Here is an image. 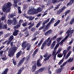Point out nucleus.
<instances>
[{"label": "nucleus", "instance_id": "f257e3e1", "mask_svg": "<svg viewBox=\"0 0 74 74\" xmlns=\"http://www.w3.org/2000/svg\"><path fill=\"white\" fill-rule=\"evenodd\" d=\"M11 6H12V4L10 2H8L7 5L6 3L4 4L2 8L3 12H9L11 9Z\"/></svg>", "mask_w": 74, "mask_h": 74}, {"label": "nucleus", "instance_id": "f03ea898", "mask_svg": "<svg viewBox=\"0 0 74 74\" xmlns=\"http://www.w3.org/2000/svg\"><path fill=\"white\" fill-rule=\"evenodd\" d=\"M51 39L50 37H49L42 44L41 48V49L42 50L44 49L46 45H47L48 47H49L51 44V42H52V40H49Z\"/></svg>", "mask_w": 74, "mask_h": 74}, {"label": "nucleus", "instance_id": "7ed1b4c3", "mask_svg": "<svg viewBox=\"0 0 74 74\" xmlns=\"http://www.w3.org/2000/svg\"><path fill=\"white\" fill-rule=\"evenodd\" d=\"M16 50H17V47H13L10 48L8 51V52H9V53L8 56L9 57H11V56H14Z\"/></svg>", "mask_w": 74, "mask_h": 74}, {"label": "nucleus", "instance_id": "20e7f679", "mask_svg": "<svg viewBox=\"0 0 74 74\" xmlns=\"http://www.w3.org/2000/svg\"><path fill=\"white\" fill-rule=\"evenodd\" d=\"M30 56L29 57L28 56H27L26 57V58L25 57H23L21 60L19 61L18 65H17V67H19L22 64L23 62L25 61V59L26 60V61H27L29 60L30 59Z\"/></svg>", "mask_w": 74, "mask_h": 74}, {"label": "nucleus", "instance_id": "39448f33", "mask_svg": "<svg viewBox=\"0 0 74 74\" xmlns=\"http://www.w3.org/2000/svg\"><path fill=\"white\" fill-rule=\"evenodd\" d=\"M41 8H38L37 9H34V8H33L31 9V11L32 12L33 14H37L38 12H40L42 11L41 10Z\"/></svg>", "mask_w": 74, "mask_h": 74}, {"label": "nucleus", "instance_id": "423d86ee", "mask_svg": "<svg viewBox=\"0 0 74 74\" xmlns=\"http://www.w3.org/2000/svg\"><path fill=\"white\" fill-rule=\"evenodd\" d=\"M49 20H50V18H48L47 20H46L45 21H44L42 23V26L39 28V30H42V29H44V28L45 27V25L46 23H47L49 21Z\"/></svg>", "mask_w": 74, "mask_h": 74}, {"label": "nucleus", "instance_id": "0eeeda50", "mask_svg": "<svg viewBox=\"0 0 74 74\" xmlns=\"http://www.w3.org/2000/svg\"><path fill=\"white\" fill-rule=\"evenodd\" d=\"M51 56L52 55L51 54H50L48 56V53L47 52L43 56V57H44V58H46L44 59V61H45V62H46V61L48 60L49 59V58H50Z\"/></svg>", "mask_w": 74, "mask_h": 74}, {"label": "nucleus", "instance_id": "6e6552de", "mask_svg": "<svg viewBox=\"0 0 74 74\" xmlns=\"http://www.w3.org/2000/svg\"><path fill=\"white\" fill-rule=\"evenodd\" d=\"M23 20L21 19L19 21V23L17 24L13 28L14 29H18L19 27H21V23L23 22Z\"/></svg>", "mask_w": 74, "mask_h": 74}, {"label": "nucleus", "instance_id": "1a4fd4ad", "mask_svg": "<svg viewBox=\"0 0 74 74\" xmlns=\"http://www.w3.org/2000/svg\"><path fill=\"white\" fill-rule=\"evenodd\" d=\"M26 43H27V41H26L23 42L22 43L21 46L23 47L22 48V50H24L26 48V47L29 45V43H27V44Z\"/></svg>", "mask_w": 74, "mask_h": 74}, {"label": "nucleus", "instance_id": "9d476101", "mask_svg": "<svg viewBox=\"0 0 74 74\" xmlns=\"http://www.w3.org/2000/svg\"><path fill=\"white\" fill-rule=\"evenodd\" d=\"M57 53H58L57 52H56V51H53L52 53V57H54V60H55V59H56V55H57Z\"/></svg>", "mask_w": 74, "mask_h": 74}, {"label": "nucleus", "instance_id": "9b49d317", "mask_svg": "<svg viewBox=\"0 0 74 74\" xmlns=\"http://www.w3.org/2000/svg\"><path fill=\"white\" fill-rule=\"evenodd\" d=\"M37 67V65H33L32 67V71L33 73H34L36 70V68Z\"/></svg>", "mask_w": 74, "mask_h": 74}, {"label": "nucleus", "instance_id": "f8f14e48", "mask_svg": "<svg viewBox=\"0 0 74 74\" xmlns=\"http://www.w3.org/2000/svg\"><path fill=\"white\" fill-rule=\"evenodd\" d=\"M53 31L51 29H50L49 31H47L45 34V36H48V35H49L51 34V32H52Z\"/></svg>", "mask_w": 74, "mask_h": 74}, {"label": "nucleus", "instance_id": "ddd939ff", "mask_svg": "<svg viewBox=\"0 0 74 74\" xmlns=\"http://www.w3.org/2000/svg\"><path fill=\"white\" fill-rule=\"evenodd\" d=\"M56 44V41H53L52 44H51L50 48L51 49H53V48H54V47H55V45Z\"/></svg>", "mask_w": 74, "mask_h": 74}, {"label": "nucleus", "instance_id": "4468645a", "mask_svg": "<svg viewBox=\"0 0 74 74\" xmlns=\"http://www.w3.org/2000/svg\"><path fill=\"white\" fill-rule=\"evenodd\" d=\"M32 22H30V23H28V25H30L28 27V29H30L31 28H32V27L34 25V23H32Z\"/></svg>", "mask_w": 74, "mask_h": 74}, {"label": "nucleus", "instance_id": "2eb2a0df", "mask_svg": "<svg viewBox=\"0 0 74 74\" xmlns=\"http://www.w3.org/2000/svg\"><path fill=\"white\" fill-rule=\"evenodd\" d=\"M14 32L13 33V35L14 36H16L18 35V33L19 32V30L17 29H15Z\"/></svg>", "mask_w": 74, "mask_h": 74}, {"label": "nucleus", "instance_id": "dca6fc26", "mask_svg": "<svg viewBox=\"0 0 74 74\" xmlns=\"http://www.w3.org/2000/svg\"><path fill=\"white\" fill-rule=\"evenodd\" d=\"M13 25L15 26L16 25V24L18 23V22L16 21V17H14V18L13 19Z\"/></svg>", "mask_w": 74, "mask_h": 74}, {"label": "nucleus", "instance_id": "f3484780", "mask_svg": "<svg viewBox=\"0 0 74 74\" xmlns=\"http://www.w3.org/2000/svg\"><path fill=\"white\" fill-rule=\"evenodd\" d=\"M40 59H39L37 60L36 65L38 67H40V66H41L42 65L41 63H40Z\"/></svg>", "mask_w": 74, "mask_h": 74}, {"label": "nucleus", "instance_id": "a211bd4d", "mask_svg": "<svg viewBox=\"0 0 74 74\" xmlns=\"http://www.w3.org/2000/svg\"><path fill=\"white\" fill-rule=\"evenodd\" d=\"M24 69V67H22L20 69L18 70V72L16 74H21L22 72V71Z\"/></svg>", "mask_w": 74, "mask_h": 74}, {"label": "nucleus", "instance_id": "6ab92c4d", "mask_svg": "<svg viewBox=\"0 0 74 74\" xmlns=\"http://www.w3.org/2000/svg\"><path fill=\"white\" fill-rule=\"evenodd\" d=\"M74 2V0H71L66 5V6H68L69 5H71L72 4H73Z\"/></svg>", "mask_w": 74, "mask_h": 74}, {"label": "nucleus", "instance_id": "aec40b11", "mask_svg": "<svg viewBox=\"0 0 74 74\" xmlns=\"http://www.w3.org/2000/svg\"><path fill=\"white\" fill-rule=\"evenodd\" d=\"M44 38L42 39L40 41V42L38 43L37 45L36 46L38 48L40 47V46H41V44L42 42H43V41H44Z\"/></svg>", "mask_w": 74, "mask_h": 74}, {"label": "nucleus", "instance_id": "412c9836", "mask_svg": "<svg viewBox=\"0 0 74 74\" xmlns=\"http://www.w3.org/2000/svg\"><path fill=\"white\" fill-rule=\"evenodd\" d=\"M7 29V24H3L2 25L1 29Z\"/></svg>", "mask_w": 74, "mask_h": 74}, {"label": "nucleus", "instance_id": "4be33fe9", "mask_svg": "<svg viewBox=\"0 0 74 74\" xmlns=\"http://www.w3.org/2000/svg\"><path fill=\"white\" fill-rule=\"evenodd\" d=\"M22 53V51L21 50L18 53H17L16 54V57L17 58H18L19 56H20V55Z\"/></svg>", "mask_w": 74, "mask_h": 74}, {"label": "nucleus", "instance_id": "5701e85b", "mask_svg": "<svg viewBox=\"0 0 74 74\" xmlns=\"http://www.w3.org/2000/svg\"><path fill=\"white\" fill-rule=\"evenodd\" d=\"M60 22V20H58L56 22V23L54 25V26L55 27L56 26H58V25H59Z\"/></svg>", "mask_w": 74, "mask_h": 74}, {"label": "nucleus", "instance_id": "b1692460", "mask_svg": "<svg viewBox=\"0 0 74 74\" xmlns=\"http://www.w3.org/2000/svg\"><path fill=\"white\" fill-rule=\"evenodd\" d=\"M9 69L8 68H6L4 71H3V72L2 73V74H7V72H8Z\"/></svg>", "mask_w": 74, "mask_h": 74}, {"label": "nucleus", "instance_id": "393cba45", "mask_svg": "<svg viewBox=\"0 0 74 74\" xmlns=\"http://www.w3.org/2000/svg\"><path fill=\"white\" fill-rule=\"evenodd\" d=\"M12 23V20L11 19H8V22H7V24H8L9 25H11Z\"/></svg>", "mask_w": 74, "mask_h": 74}, {"label": "nucleus", "instance_id": "a878e982", "mask_svg": "<svg viewBox=\"0 0 74 74\" xmlns=\"http://www.w3.org/2000/svg\"><path fill=\"white\" fill-rule=\"evenodd\" d=\"M14 3L15 4H13V6L14 7H18V5H17V1L15 0L14 1Z\"/></svg>", "mask_w": 74, "mask_h": 74}, {"label": "nucleus", "instance_id": "bb28decb", "mask_svg": "<svg viewBox=\"0 0 74 74\" xmlns=\"http://www.w3.org/2000/svg\"><path fill=\"white\" fill-rule=\"evenodd\" d=\"M64 58H63L62 59L60 60V61L58 63V65H61V64H62V63H63V61H64Z\"/></svg>", "mask_w": 74, "mask_h": 74}, {"label": "nucleus", "instance_id": "cd10ccee", "mask_svg": "<svg viewBox=\"0 0 74 74\" xmlns=\"http://www.w3.org/2000/svg\"><path fill=\"white\" fill-rule=\"evenodd\" d=\"M38 48L36 49L34 51V53H33V55L34 56H35L37 52H38Z\"/></svg>", "mask_w": 74, "mask_h": 74}, {"label": "nucleus", "instance_id": "c85d7f7f", "mask_svg": "<svg viewBox=\"0 0 74 74\" xmlns=\"http://www.w3.org/2000/svg\"><path fill=\"white\" fill-rule=\"evenodd\" d=\"M14 39V36L12 35H11L10 36L9 39H8V41H12V40Z\"/></svg>", "mask_w": 74, "mask_h": 74}, {"label": "nucleus", "instance_id": "c756f323", "mask_svg": "<svg viewBox=\"0 0 74 74\" xmlns=\"http://www.w3.org/2000/svg\"><path fill=\"white\" fill-rule=\"evenodd\" d=\"M67 50H64V51H63V54H64V57L63 58H64L66 56V53H67Z\"/></svg>", "mask_w": 74, "mask_h": 74}, {"label": "nucleus", "instance_id": "7c9ffc66", "mask_svg": "<svg viewBox=\"0 0 74 74\" xmlns=\"http://www.w3.org/2000/svg\"><path fill=\"white\" fill-rule=\"evenodd\" d=\"M73 60H74L73 58H70L68 60V62H69V63H71V62H72Z\"/></svg>", "mask_w": 74, "mask_h": 74}, {"label": "nucleus", "instance_id": "2f4dec72", "mask_svg": "<svg viewBox=\"0 0 74 74\" xmlns=\"http://www.w3.org/2000/svg\"><path fill=\"white\" fill-rule=\"evenodd\" d=\"M45 67L41 68L40 69H39L40 73H41L42 71H44L45 70Z\"/></svg>", "mask_w": 74, "mask_h": 74}, {"label": "nucleus", "instance_id": "473e14b6", "mask_svg": "<svg viewBox=\"0 0 74 74\" xmlns=\"http://www.w3.org/2000/svg\"><path fill=\"white\" fill-rule=\"evenodd\" d=\"M42 23V21H40L36 26V27L37 28H38V27L40 26V25Z\"/></svg>", "mask_w": 74, "mask_h": 74}, {"label": "nucleus", "instance_id": "72a5a7b5", "mask_svg": "<svg viewBox=\"0 0 74 74\" xmlns=\"http://www.w3.org/2000/svg\"><path fill=\"white\" fill-rule=\"evenodd\" d=\"M12 60L13 63L14 64V66H16V65L17 63L16 62L15 60V59L14 58L12 59Z\"/></svg>", "mask_w": 74, "mask_h": 74}, {"label": "nucleus", "instance_id": "f704fd0d", "mask_svg": "<svg viewBox=\"0 0 74 74\" xmlns=\"http://www.w3.org/2000/svg\"><path fill=\"white\" fill-rule=\"evenodd\" d=\"M63 42H65V41L62 39L60 42L58 43V44H60V46H62L63 45Z\"/></svg>", "mask_w": 74, "mask_h": 74}, {"label": "nucleus", "instance_id": "c9c22d12", "mask_svg": "<svg viewBox=\"0 0 74 74\" xmlns=\"http://www.w3.org/2000/svg\"><path fill=\"white\" fill-rule=\"evenodd\" d=\"M57 41L58 42H59L61 40H62L63 39V37H61L59 38H57Z\"/></svg>", "mask_w": 74, "mask_h": 74}, {"label": "nucleus", "instance_id": "e433bc0d", "mask_svg": "<svg viewBox=\"0 0 74 74\" xmlns=\"http://www.w3.org/2000/svg\"><path fill=\"white\" fill-rule=\"evenodd\" d=\"M74 22V18H73L70 21L69 23L70 25H72Z\"/></svg>", "mask_w": 74, "mask_h": 74}, {"label": "nucleus", "instance_id": "4c0bfd02", "mask_svg": "<svg viewBox=\"0 0 74 74\" xmlns=\"http://www.w3.org/2000/svg\"><path fill=\"white\" fill-rule=\"evenodd\" d=\"M70 19V16H68L65 19V22H67L68 21H69V19Z\"/></svg>", "mask_w": 74, "mask_h": 74}, {"label": "nucleus", "instance_id": "58836bf2", "mask_svg": "<svg viewBox=\"0 0 74 74\" xmlns=\"http://www.w3.org/2000/svg\"><path fill=\"white\" fill-rule=\"evenodd\" d=\"M69 34H68V35L65 37V38H64V39L62 40H63L65 41L67 39V38L69 37Z\"/></svg>", "mask_w": 74, "mask_h": 74}, {"label": "nucleus", "instance_id": "ea45409f", "mask_svg": "<svg viewBox=\"0 0 74 74\" xmlns=\"http://www.w3.org/2000/svg\"><path fill=\"white\" fill-rule=\"evenodd\" d=\"M36 28L35 27H33L31 29V32H34L35 31H36Z\"/></svg>", "mask_w": 74, "mask_h": 74}, {"label": "nucleus", "instance_id": "a19ab883", "mask_svg": "<svg viewBox=\"0 0 74 74\" xmlns=\"http://www.w3.org/2000/svg\"><path fill=\"white\" fill-rule=\"evenodd\" d=\"M37 34H39V33H38V32H36L34 34V37H36Z\"/></svg>", "mask_w": 74, "mask_h": 74}, {"label": "nucleus", "instance_id": "79ce46f5", "mask_svg": "<svg viewBox=\"0 0 74 74\" xmlns=\"http://www.w3.org/2000/svg\"><path fill=\"white\" fill-rule=\"evenodd\" d=\"M62 12V10H61V9H60L57 11V14H59L61 12Z\"/></svg>", "mask_w": 74, "mask_h": 74}, {"label": "nucleus", "instance_id": "37998d69", "mask_svg": "<svg viewBox=\"0 0 74 74\" xmlns=\"http://www.w3.org/2000/svg\"><path fill=\"white\" fill-rule=\"evenodd\" d=\"M27 22H26L24 23H23L22 25L24 27H25V26H27Z\"/></svg>", "mask_w": 74, "mask_h": 74}, {"label": "nucleus", "instance_id": "c03bdc74", "mask_svg": "<svg viewBox=\"0 0 74 74\" xmlns=\"http://www.w3.org/2000/svg\"><path fill=\"white\" fill-rule=\"evenodd\" d=\"M57 36H58L57 35H56L55 36L53 37V38H51V40H55Z\"/></svg>", "mask_w": 74, "mask_h": 74}, {"label": "nucleus", "instance_id": "a18cd8bd", "mask_svg": "<svg viewBox=\"0 0 74 74\" xmlns=\"http://www.w3.org/2000/svg\"><path fill=\"white\" fill-rule=\"evenodd\" d=\"M63 54H59V53L58 55V58H62L63 56Z\"/></svg>", "mask_w": 74, "mask_h": 74}, {"label": "nucleus", "instance_id": "49530a36", "mask_svg": "<svg viewBox=\"0 0 74 74\" xmlns=\"http://www.w3.org/2000/svg\"><path fill=\"white\" fill-rule=\"evenodd\" d=\"M31 47V45H30L28 47H27V51H29L30 49V47Z\"/></svg>", "mask_w": 74, "mask_h": 74}, {"label": "nucleus", "instance_id": "de8ad7c7", "mask_svg": "<svg viewBox=\"0 0 74 74\" xmlns=\"http://www.w3.org/2000/svg\"><path fill=\"white\" fill-rule=\"evenodd\" d=\"M55 19L54 18H52L51 20L50 21V22L51 23H53L54 22V21H55Z\"/></svg>", "mask_w": 74, "mask_h": 74}, {"label": "nucleus", "instance_id": "09e8293b", "mask_svg": "<svg viewBox=\"0 0 74 74\" xmlns=\"http://www.w3.org/2000/svg\"><path fill=\"white\" fill-rule=\"evenodd\" d=\"M71 48V46H69V47L67 48V50H66V51H67V52H68L70 50V49Z\"/></svg>", "mask_w": 74, "mask_h": 74}, {"label": "nucleus", "instance_id": "8fccbe9b", "mask_svg": "<svg viewBox=\"0 0 74 74\" xmlns=\"http://www.w3.org/2000/svg\"><path fill=\"white\" fill-rule=\"evenodd\" d=\"M57 71V73H60L62 72V70L61 69H58Z\"/></svg>", "mask_w": 74, "mask_h": 74}, {"label": "nucleus", "instance_id": "3c124183", "mask_svg": "<svg viewBox=\"0 0 74 74\" xmlns=\"http://www.w3.org/2000/svg\"><path fill=\"white\" fill-rule=\"evenodd\" d=\"M38 36L37 37L36 36L35 37H34L32 39V41H35L36 40V38H38Z\"/></svg>", "mask_w": 74, "mask_h": 74}, {"label": "nucleus", "instance_id": "603ef678", "mask_svg": "<svg viewBox=\"0 0 74 74\" xmlns=\"http://www.w3.org/2000/svg\"><path fill=\"white\" fill-rule=\"evenodd\" d=\"M60 5V4H58V5L57 6V7H55V9H56V10H57V9H58V8H59Z\"/></svg>", "mask_w": 74, "mask_h": 74}, {"label": "nucleus", "instance_id": "864d4df0", "mask_svg": "<svg viewBox=\"0 0 74 74\" xmlns=\"http://www.w3.org/2000/svg\"><path fill=\"white\" fill-rule=\"evenodd\" d=\"M66 8V7L64 6H63L62 8L60 9L62 11H64V10Z\"/></svg>", "mask_w": 74, "mask_h": 74}, {"label": "nucleus", "instance_id": "5fc2aeb1", "mask_svg": "<svg viewBox=\"0 0 74 74\" xmlns=\"http://www.w3.org/2000/svg\"><path fill=\"white\" fill-rule=\"evenodd\" d=\"M74 41V39H72L71 40V41L69 42V45H71L73 42Z\"/></svg>", "mask_w": 74, "mask_h": 74}, {"label": "nucleus", "instance_id": "6e6d98bb", "mask_svg": "<svg viewBox=\"0 0 74 74\" xmlns=\"http://www.w3.org/2000/svg\"><path fill=\"white\" fill-rule=\"evenodd\" d=\"M3 51H1L0 52V56H3Z\"/></svg>", "mask_w": 74, "mask_h": 74}, {"label": "nucleus", "instance_id": "4d7b16f0", "mask_svg": "<svg viewBox=\"0 0 74 74\" xmlns=\"http://www.w3.org/2000/svg\"><path fill=\"white\" fill-rule=\"evenodd\" d=\"M10 36V33H8L5 35V37H9Z\"/></svg>", "mask_w": 74, "mask_h": 74}, {"label": "nucleus", "instance_id": "13d9d810", "mask_svg": "<svg viewBox=\"0 0 74 74\" xmlns=\"http://www.w3.org/2000/svg\"><path fill=\"white\" fill-rule=\"evenodd\" d=\"M6 18L5 16H3L2 17H1V21H3L4 20V19H5Z\"/></svg>", "mask_w": 74, "mask_h": 74}, {"label": "nucleus", "instance_id": "bf43d9fd", "mask_svg": "<svg viewBox=\"0 0 74 74\" xmlns=\"http://www.w3.org/2000/svg\"><path fill=\"white\" fill-rule=\"evenodd\" d=\"M71 32V30H68L66 32L67 34H68L70 36V33Z\"/></svg>", "mask_w": 74, "mask_h": 74}, {"label": "nucleus", "instance_id": "052dcab7", "mask_svg": "<svg viewBox=\"0 0 74 74\" xmlns=\"http://www.w3.org/2000/svg\"><path fill=\"white\" fill-rule=\"evenodd\" d=\"M32 64H33L34 65H37L36 64V61H34L32 62Z\"/></svg>", "mask_w": 74, "mask_h": 74}, {"label": "nucleus", "instance_id": "680f3d73", "mask_svg": "<svg viewBox=\"0 0 74 74\" xmlns=\"http://www.w3.org/2000/svg\"><path fill=\"white\" fill-rule=\"evenodd\" d=\"M3 60H4V61H5V60H6L7 59V58H5V57H3L2 58H1Z\"/></svg>", "mask_w": 74, "mask_h": 74}, {"label": "nucleus", "instance_id": "e2e57ef3", "mask_svg": "<svg viewBox=\"0 0 74 74\" xmlns=\"http://www.w3.org/2000/svg\"><path fill=\"white\" fill-rule=\"evenodd\" d=\"M40 73V71H39V69L38 70L36 71L35 72V74H38Z\"/></svg>", "mask_w": 74, "mask_h": 74}, {"label": "nucleus", "instance_id": "0e129e2a", "mask_svg": "<svg viewBox=\"0 0 74 74\" xmlns=\"http://www.w3.org/2000/svg\"><path fill=\"white\" fill-rule=\"evenodd\" d=\"M61 49H58V51H57V52L58 53H60V52H61Z\"/></svg>", "mask_w": 74, "mask_h": 74}, {"label": "nucleus", "instance_id": "69168bd1", "mask_svg": "<svg viewBox=\"0 0 74 74\" xmlns=\"http://www.w3.org/2000/svg\"><path fill=\"white\" fill-rule=\"evenodd\" d=\"M71 53V51H70L68 53V54L67 55L69 56L70 55V54Z\"/></svg>", "mask_w": 74, "mask_h": 74}, {"label": "nucleus", "instance_id": "338daca9", "mask_svg": "<svg viewBox=\"0 0 74 74\" xmlns=\"http://www.w3.org/2000/svg\"><path fill=\"white\" fill-rule=\"evenodd\" d=\"M34 19V17H30L29 18V21H32V20H33V19Z\"/></svg>", "mask_w": 74, "mask_h": 74}, {"label": "nucleus", "instance_id": "774afa93", "mask_svg": "<svg viewBox=\"0 0 74 74\" xmlns=\"http://www.w3.org/2000/svg\"><path fill=\"white\" fill-rule=\"evenodd\" d=\"M15 15L14 14H11L10 15V16L11 18H12V17H14V16H15Z\"/></svg>", "mask_w": 74, "mask_h": 74}]
</instances>
